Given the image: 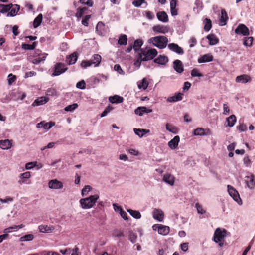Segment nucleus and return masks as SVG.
I'll return each instance as SVG.
<instances>
[{
    "label": "nucleus",
    "instance_id": "obj_31",
    "mask_svg": "<svg viewBox=\"0 0 255 255\" xmlns=\"http://www.w3.org/2000/svg\"><path fill=\"white\" fill-rule=\"evenodd\" d=\"M124 98L118 95H114L113 96H110L109 98V101L111 103H121L123 102Z\"/></svg>",
    "mask_w": 255,
    "mask_h": 255
},
{
    "label": "nucleus",
    "instance_id": "obj_39",
    "mask_svg": "<svg viewBox=\"0 0 255 255\" xmlns=\"http://www.w3.org/2000/svg\"><path fill=\"white\" fill-rule=\"evenodd\" d=\"M15 5L17 8H12L11 7V9L9 11V12L7 14V17H9V16L13 17L17 14L18 11L20 9V6L18 5Z\"/></svg>",
    "mask_w": 255,
    "mask_h": 255
},
{
    "label": "nucleus",
    "instance_id": "obj_57",
    "mask_svg": "<svg viewBox=\"0 0 255 255\" xmlns=\"http://www.w3.org/2000/svg\"><path fill=\"white\" fill-rule=\"evenodd\" d=\"M81 3L87 5L89 7H92L93 5V0H80Z\"/></svg>",
    "mask_w": 255,
    "mask_h": 255
},
{
    "label": "nucleus",
    "instance_id": "obj_49",
    "mask_svg": "<svg viewBox=\"0 0 255 255\" xmlns=\"http://www.w3.org/2000/svg\"><path fill=\"white\" fill-rule=\"evenodd\" d=\"M251 81V78L248 75L243 74L240 75V82L246 83Z\"/></svg>",
    "mask_w": 255,
    "mask_h": 255
},
{
    "label": "nucleus",
    "instance_id": "obj_27",
    "mask_svg": "<svg viewBox=\"0 0 255 255\" xmlns=\"http://www.w3.org/2000/svg\"><path fill=\"white\" fill-rule=\"evenodd\" d=\"M236 122V118L235 115H232L229 117L227 118L225 123V126L226 127H233Z\"/></svg>",
    "mask_w": 255,
    "mask_h": 255
},
{
    "label": "nucleus",
    "instance_id": "obj_12",
    "mask_svg": "<svg viewBox=\"0 0 255 255\" xmlns=\"http://www.w3.org/2000/svg\"><path fill=\"white\" fill-rule=\"evenodd\" d=\"M153 218L159 221L162 222L164 219V213L163 211L158 209H154L152 212Z\"/></svg>",
    "mask_w": 255,
    "mask_h": 255
},
{
    "label": "nucleus",
    "instance_id": "obj_45",
    "mask_svg": "<svg viewBox=\"0 0 255 255\" xmlns=\"http://www.w3.org/2000/svg\"><path fill=\"white\" fill-rule=\"evenodd\" d=\"M253 41V37H245L243 39V44L247 47H251Z\"/></svg>",
    "mask_w": 255,
    "mask_h": 255
},
{
    "label": "nucleus",
    "instance_id": "obj_50",
    "mask_svg": "<svg viewBox=\"0 0 255 255\" xmlns=\"http://www.w3.org/2000/svg\"><path fill=\"white\" fill-rule=\"evenodd\" d=\"M104 28V24L102 22H99L96 27V30L99 35H102L103 33L102 30Z\"/></svg>",
    "mask_w": 255,
    "mask_h": 255
},
{
    "label": "nucleus",
    "instance_id": "obj_4",
    "mask_svg": "<svg viewBox=\"0 0 255 255\" xmlns=\"http://www.w3.org/2000/svg\"><path fill=\"white\" fill-rule=\"evenodd\" d=\"M139 54L141 55L143 61H147L153 59L157 54L156 49L154 48H146L143 50H141Z\"/></svg>",
    "mask_w": 255,
    "mask_h": 255
},
{
    "label": "nucleus",
    "instance_id": "obj_42",
    "mask_svg": "<svg viewBox=\"0 0 255 255\" xmlns=\"http://www.w3.org/2000/svg\"><path fill=\"white\" fill-rule=\"evenodd\" d=\"M127 211L130 214L131 216L135 219H138L141 218V216L140 213L138 211L129 209L127 210Z\"/></svg>",
    "mask_w": 255,
    "mask_h": 255
},
{
    "label": "nucleus",
    "instance_id": "obj_64",
    "mask_svg": "<svg viewBox=\"0 0 255 255\" xmlns=\"http://www.w3.org/2000/svg\"><path fill=\"white\" fill-rule=\"evenodd\" d=\"M90 17H91L90 15H86L82 20V24L85 26H88V21L89 20V19L90 18Z\"/></svg>",
    "mask_w": 255,
    "mask_h": 255
},
{
    "label": "nucleus",
    "instance_id": "obj_34",
    "mask_svg": "<svg viewBox=\"0 0 255 255\" xmlns=\"http://www.w3.org/2000/svg\"><path fill=\"white\" fill-rule=\"evenodd\" d=\"M149 83L145 78H143L141 81L137 82V86L139 89L146 90L148 87Z\"/></svg>",
    "mask_w": 255,
    "mask_h": 255
},
{
    "label": "nucleus",
    "instance_id": "obj_2",
    "mask_svg": "<svg viewBox=\"0 0 255 255\" xmlns=\"http://www.w3.org/2000/svg\"><path fill=\"white\" fill-rule=\"evenodd\" d=\"M148 42L160 49L165 48L168 42V38L164 36H157L149 38Z\"/></svg>",
    "mask_w": 255,
    "mask_h": 255
},
{
    "label": "nucleus",
    "instance_id": "obj_18",
    "mask_svg": "<svg viewBox=\"0 0 255 255\" xmlns=\"http://www.w3.org/2000/svg\"><path fill=\"white\" fill-rule=\"evenodd\" d=\"M173 68L178 73H181L184 71V67L182 62L178 59L173 62Z\"/></svg>",
    "mask_w": 255,
    "mask_h": 255
},
{
    "label": "nucleus",
    "instance_id": "obj_46",
    "mask_svg": "<svg viewBox=\"0 0 255 255\" xmlns=\"http://www.w3.org/2000/svg\"><path fill=\"white\" fill-rule=\"evenodd\" d=\"M78 105L77 103H74V104L68 105L67 106L65 107L64 108V110L66 112H72L75 109H76L78 108Z\"/></svg>",
    "mask_w": 255,
    "mask_h": 255
},
{
    "label": "nucleus",
    "instance_id": "obj_23",
    "mask_svg": "<svg viewBox=\"0 0 255 255\" xmlns=\"http://www.w3.org/2000/svg\"><path fill=\"white\" fill-rule=\"evenodd\" d=\"M156 16L159 21L164 23L168 21V16L165 11L158 12L156 14Z\"/></svg>",
    "mask_w": 255,
    "mask_h": 255
},
{
    "label": "nucleus",
    "instance_id": "obj_19",
    "mask_svg": "<svg viewBox=\"0 0 255 255\" xmlns=\"http://www.w3.org/2000/svg\"><path fill=\"white\" fill-rule=\"evenodd\" d=\"M31 177V173L29 171L25 172L19 175V178L21 179L18 182L20 184H30V182H27V179L30 178Z\"/></svg>",
    "mask_w": 255,
    "mask_h": 255
},
{
    "label": "nucleus",
    "instance_id": "obj_28",
    "mask_svg": "<svg viewBox=\"0 0 255 255\" xmlns=\"http://www.w3.org/2000/svg\"><path fill=\"white\" fill-rule=\"evenodd\" d=\"M183 95L181 93H175L174 96L169 97L167 99V101L168 102H175L181 101L182 99Z\"/></svg>",
    "mask_w": 255,
    "mask_h": 255
},
{
    "label": "nucleus",
    "instance_id": "obj_25",
    "mask_svg": "<svg viewBox=\"0 0 255 255\" xmlns=\"http://www.w3.org/2000/svg\"><path fill=\"white\" fill-rule=\"evenodd\" d=\"M228 19V17L227 16V13L226 12L225 10L222 9L221 14L219 19V25L220 26L225 25L226 24V22Z\"/></svg>",
    "mask_w": 255,
    "mask_h": 255
},
{
    "label": "nucleus",
    "instance_id": "obj_21",
    "mask_svg": "<svg viewBox=\"0 0 255 255\" xmlns=\"http://www.w3.org/2000/svg\"><path fill=\"white\" fill-rule=\"evenodd\" d=\"M179 141L180 137L177 135L168 142V145L171 149H175L178 147Z\"/></svg>",
    "mask_w": 255,
    "mask_h": 255
},
{
    "label": "nucleus",
    "instance_id": "obj_51",
    "mask_svg": "<svg viewBox=\"0 0 255 255\" xmlns=\"http://www.w3.org/2000/svg\"><path fill=\"white\" fill-rule=\"evenodd\" d=\"M144 3H146V5H147L145 0H134L132 2V4L136 7H139Z\"/></svg>",
    "mask_w": 255,
    "mask_h": 255
},
{
    "label": "nucleus",
    "instance_id": "obj_5",
    "mask_svg": "<svg viewBox=\"0 0 255 255\" xmlns=\"http://www.w3.org/2000/svg\"><path fill=\"white\" fill-rule=\"evenodd\" d=\"M227 231L221 228H218L216 229L213 236V241L215 242L224 240V238L227 236Z\"/></svg>",
    "mask_w": 255,
    "mask_h": 255
},
{
    "label": "nucleus",
    "instance_id": "obj_56",
    "mask_svg": "<svg viewBox=\"0 0 255 255\" xmlns=\"http://www.w3.org/2000/svg\"><path fill=\"white\" fill-rule=\"evenodd\" d=\"M16 79V77L12 74H9L8 76V83L9 85H11Z\"/></svg>",
    "mask_w": 255,
    "mask_h": 255
},
{
    "label": "nucleus",
    "instance_id": "obj_58",
    "mask_svg": "<svg viewBox=\"0 0 255 255\" xmlns=\"http://www.w3.org/2000/svg\"><path fill=\"white\" fill-rule=\"evenodd\" d=\"M114 70L117 71L119 74L121 75H124L125 72L122 69L121 66L119 64H116L114 66Z\"/></svg>",
    "mask_w": 255,
    "mask_h": 255
},
{
    "label": "nucleus",
    "instance_id": "obj_26",
    "mask_svg": "<svg viewBox=\"0 0 255 255\" xmlns=\"http://www.w3.org/2000/svg\"><path fill=\"white\" fill-rule=\"evenodd\" d=\"M154 62L160 65H165L168 62V58L166 56L160 55L154 60Z\"/></svg>",
    "mask_w": 255,
    "mask_h": 255
},
{
    "label": "nucleus",
    "instance_id": "obj_1",
    "mask_svg": "<svg viewBox=\"0 0 255 255\" xmlns=\"http://www.w3.org/2000/svg\"><path fill=\"white\" fill-rule=\"evenodd\" d=\"M99 198V195L96 194L88 197L81 199L79 201L80 206L84 209L91 208L94 206Z\"/></svg>",
    "mask_w": 255,
    "mask_h": 255
},
{
    "label": "nucleus",
    "instance_id": "obj_30",
    "mask_svg": "<svg viewBox=\"0 0 255 255\" xmlns=\"http://www.w3.org/2000/svg\"><path fill=\"white\" fill-rule=\"evenodd\" d=\"M37 54L39 56V57L35 58L32 60V63L34 64H38L40 62L45 61L46 57L48 55V54L45 53H43L41 55H40L39 53H37Z\"/></svg>",
    "mask_w": 255,
    "mask_h": 255
},
{
    "label": "nucleus",
    "instance_id": "obj_29",
    "mask_svg": "<svg viewBox=\"0 0 255 255\" xmlns=\"http://www.w3.org/2000/svg\"><path fill=\"white\" fill-rule=\"evenodd\" d=\"M206 38L208 40L210 45H215L218 43L219 41L216 36L213 34L208 35Z\"/></svg>",
    "mask_w": 255,
    "mask_h": 255
},
{
    "label": "nucleus",
    "instance_id": "obj_61",
    "mask_svg": "<svg viewBox=\"0 0 255 255\" xmlns=\"http://www.w3.org/2000/svg\"><path fill=\"white\" fill-rule=\"evenodd\" d=\"M243 163L246 167H251L252 161L248 156H246L243 159Z\"/></svg>",
    "mask_w": 255,
    "mask_h": 255
},
{
    "label": "nucleus",
    "instance_id": "obj_36",
    "mask_svg": "<svg viewBox=\"0 0 255 255\" xmlns=\"http://www.w3.org/2000/svg\"><path fill=\"white\" fill-rule=\"evenodd\" d=\"M165 128L167 130H168L169 132H170L174 134H177L178 132V129L177 128H176L175 126H173V125L167 123L165 125Z\"/></svg>",
    "mask_w": 255,
    "mask_h": 255
},
{
    "label": "nucleus",
    "instance_id": "obj_47",
    "mask_svg": "<svg viewBox=\"0 0 255 255\" xmlns=\"http://www.w3.org/2000/svg\"><path fill=\"white\" fill-rule=\"evenodd\" d=\"M143 15L149 20H152L155 17L154 13L150 11H144Z\"/></svg>",
    "mask_w": 255,
    "mask_h": 255
},
{
    "label": "nucleus",
    "instance_id": "obj_20",
    "mask_svg": "<svg viewBox=\"0 0 255 255\" xmlns=\"http://www.w3.org/2000/svg\"><path fill=\"white\" fill-rule=\"evenodd\" d=\"M152 111V109H147L146 107H139L134 110V113L137 115L142 116L144 113H149Z\"/></svg>",
    "mask_w": 255,
    "mask_h": 255
},
{
    "label": "nucleus",
    "instance_id": "obj_48",
    "mask_svg": "<svg viewBox=\"0 0 255 255\" xmlns=\"http://www.w3.org/2000/svg\"><path fill=\"white\" fill-rule=\"evenodd\" d=\"M92 187L89 185H86L82 190L81 195L82 196L88 195L89 192L91 190Z\"/></svg>",
    "mask_w": 255,
    "mask_h": 255
},
{
    "label": "nucleus",
    "instance_id": "obj_24",
    "mask_svg": "<svg viewBox=\"0 0 255 255\" xmlns=\"http://www.w3.org/2000/svg\"><path fill=\"white\" fill-rule=\"evenodd\" d=\"M143 42L141 39H137L136 40L133 44V49L135 51V52H138V54L139 52H141V50H143L144 49H141V47L143 45Z\"/></svg>",
    "mask_w": 255,
    "mask_h": 255
},
{
    "label": "nucleus",
    "instance_id": "obj_44",
    "mask_svg": "<svg viewBox=\"0 0 255 255\" xmlns=\"http://www.w3.org/2000/svg\"><path fill=\"white\" fill-rule=\"evenodd\" d=\"M204 29L205 31H209L211 27H212V24H211V21L210 19L206 18L204 21Z\"/></svg>",
    "mask_w": 255,
    "mask_h": 255
},
{
    "label": "nucleus",
    "instance_id": "obj_52",
    "mask_svg": "<svg viewBox=\"0 0 255 255\" xmlns=\"http://www.w3.org/2000/svg\"><path fill=\"white\" fill-rule=\"evenodd\" d=\"M34 236L32 234H27L20 238V241H30L33 239Z\"/></svg>",
    "mask_w": 255,
    "mask_h": 255
},
{
    "label": "nucleus",
    "instance_id": "obj_9",
    "mask_svg": "<svg viewBox=\"0 0 255 255\" xmlns=\"http://www.w3.org/2000/svg\"><path fill=\"white\" fill-rule=\"evenodd\" d=\"M245 182L247 186L250 188H253L255 186V177L254 175L250 173L248 174V175L245 177Z\"/></svg>",
    "mask_w": 255,
    "mask_h": 255
},
{
    "label": "nucleus",
    "instance_id": "obj_43",
    "mask_svg": "<svg viewBox=\"0 0 255 255\" xmlns=\"http://www.w3.org/2000/svg\"><path fill=\"white\" fill-rule=\"evenodd\" d=\"M36 44V42H33L31 44L23 43L21 47L22 49L25 50H33L35 48Z\"/></svg>",
    "mask_w": 255,
    "mask_h": 255
},
{
    "label": "nucleus",
    "instance_id": "obj_22",
    "mask_svg": "<svg viewBox=\"0 0 255 255\" xmlns=\"http://www.w3.org/2000/svg\"><path fill=\"white\" fill-rule=\"evenodd\" d=\"M78 59V53L74 52L67 57L66 61L69 65H72L76 63Z\"/></svg>",
    "mask_w": 255,
    "mask_h": 255
},
{
    "label": "nucleus",
    "instance_id": "obj_15",
    "mask_svg": "<svg viewBox=\"0 0 255 255\" xmlns=\"http://www.w3.org/2000/svg\"><path fill=\"white\" fill-rule=\"evenodd\" d=\"M175 178L170 173H166L163 175V181L166 184L173 186L175 183Z\"/></svg>",
    "mask_w": 255,
    "mask_h": 255
},
{
    "label": "nucleus",
    "instance_id": "obj_54",
    "mask_svg": "<svg viewBox=\"0 0 255 255\" xmlns=\"http://www.w3.org/2000/svg\"><path fill=\"white\" fill-rule=\"evenodd\" d=\"M55 125V123L52 122H50L48 123H45L43 121V128L45 129H49L51 128Z\"/></svg>",
    "mask_w": 255,
    "mask_h": 255
},
{
    "label": "nucleus",
    "instance_id": "obj_35",
    "mask_svg": "<svg viewBox=\"0 0 255 255\" xmlns=\"http://www.w3.org/2000/svg\"><path fill=\"white\" fill-rule=\"evenodd\" d=\"M12 4H0V12L2 13H5L11 9V7H12Z\"/></svg>",
    "mask_w": 255,
    "mask_h": 255
},
{
    "label": "nucleus",
    "instance_id": "obj_59",
    "mask_svg": "<svg viewBox=\"0 0 255 255\" xmlns=\"http://www.w3.org/2000/svg\"><path fill=\"white\" fill-rule=\"evenodd\" d=\"M191 75L192 77H202L203 75L201 73H199L198 70L194 68L191 72Z\"/></svg>",
    "mask_w": 255,
    "mask_h": 255
},
{
    "label": "nucleus",
    "instance_id": "obj_17",
    "mask_svg": "<svg viewBox=\"0 0 255 255\" xmlns=\"http://www.w3.org/2000/svg\"><path fill=\"white\" fill-rule=\"evenodd\" d=\"M154 32L158 33L165 34L169 31V28L167 26L157 25L153 27Z\"/></svg>",
    "mask_w": 255,
    "mask_h": 255
},
{
    "label": "nucleus",
    "instance_id": "obj_40",
    "mask_svg": "<svg viewBox=\"0 0 255 255\" xmlns=\"http://www.w3.org/2000/svg\"><path fill=\"white\" fill-rule=\"evenodd\" d=\"M240 34L244 36H248L250 34L248 28L244 24H240Z\"/></svg>",
    "mask_w": 255,
    "mask_h": 255
},
{
    "label": "nucleus",
    "instance_id": "obj_37",
    "mask_svg": "<svg viewBox=\"0 0 255 255\" xmlns=\"http://www.w3.org/2000/svg\"><path fill=\"white\" fill-rule=\"evenodd\" d=\"M43 18V15L41 13L39 14L34 20L33 25L34 28H37L41 23Z\"/></svg>",
    "mask_w": 255,
    "mask_h": 255
},
{
    "label": "nucleus",
    "instance_id": "obj_13",
    "mask_svg": "<svg viewBox=\"0 0 255 255\" xmlns=\"http://www.w3.org/2000/svg\"><path fill=\"white\" fill-rule=\"evenodd\" d=\"M168 47L171 51L175 52L178 54L182 55L184 54L183 49L177 44H169L168 45Z\"/></svg>",
    "mask_w": 255,
    "mask_h": 255
},
{
    "label": "nucleus",
    "instance_id": "obj_38",
    "mask_svg": "<svg viewBox=\"0 0 255 255\" xmlns=\"http://www.w3.org/2000/svg\"><path fill=\"white\" fill-rule=\"evenodd\" d=\"M128 38L125 34H121L119 37L118 43L120 45H126L127 44Z\"/></svg>",
    "mask_w": 255,
    "mask_h": 255
},
{
    "label": "nucleus",
    "instance_id": "obj_32",
    "mask_svg": "<svg viewBox=\"0 0 255 255\" xmlns=\"http://www.w3.org/2000/svg\"><path fill=\"white\" fill-rule=\"evenodd\" d=\"M11 144L8 139L0 140V148L3 150H7L10 148Z\"/></svg>",
    "mask_w": 255,
    "mask_h": 255
},
{
    "label": "nucleus",
    "instance_id": "obj_41",
    "mask_svg": "<svg viewBox=\"0 0 255 255\" xmlns=\"http://www.w3.org/2000/svg\"><path fill=\"white\" fill-rule=\"evenodd\" d=\"M22 227H23L22 225H21L20 226L19 225H18V226L14 225L13 226H11L5 229L4 230L3 232L4 233H6L8 234V233H10L12 231H17L19 229L22 228Z\"/></svg>",
    "mask_w": 255,
    "mask_h": 255
},
{
    "label": "nucleus",
    "instance_id": "obj_14",
    "mask_svg": "<svg viewBox=\"0 0 255 255\" xmlns=\"http://www.w3.org/2000/svg\"><path fill=\"white\" fill-rule=\"evenodd\" d=\"M39 232L43 233H51L55 229L53 226L47 225H40L38 226Z\"/></svg>",
    "mask_w": 255,
    "mask_h": 255
},
{
    "label": "nucleus",
    "instance_id": "obj_63",
    "mask_svg": "<svg viewBox=\"0 0 255 255\" xmlns=\"http://www.w3.org/2000/svg\"><path fill=\"white\" fill-rule=\"evenodd\" d=\"M36 162H31L27 163L25 165V168L27 170H30L36 166Z\"/></svg>",
    "mask_w": 255,
    "mask_h": 255
},
{
    "label": "nucleus",
    "instance_id": "obj_60",
    "mask_svg": "<svg viewBox=\"0 0 255 255\" xmlns=\"http://www.w3.org/2000/svg\"><path fill=\"white\" fill-rule=\"evenodd\" d=\"M13 201L12 197L7 196L4 199L0 198V202L2 203H7L9 202H12Z\"/></svg>",
    "mask_w": 255,
    "mask_h": 255
},
{
    "label": "nucleus",
    "instance_id": "obj_33",
    "mask_svg": "<svg viewBox=\"0 0 255 255\" xmlns=\"http://www.w3.org/2000/svg\"><path fill=\"white\" fill-rule=\"evenodd\" d=\"M47 102H48V99L46 97H41L36 99L33 102L32 105L33 106L42 105L46 103Z\"/></svg>",
    "mask_w": 255,
    "mask_h": 255
},
{
    "label": "nucleus",
    "instance_id": "obj_11",
    "mask_svg": "<svg viewBox=\"0 0 255 255\" xmlns=\"http://www.w3.org/2000/svg\"><path fill=\"white\" fill-rule=\"evenodd\" d=\"M227 188L230 196L238 203H239V194L238 191L230 185H228Z\"/></svg>",
    "mask_w": 255,
    "mask_h": 255
},
{
    "label": "nucleus",
    "instance_id": "obj_55",
    "mask_svg": "<svg viewBox=\"0 0 255 255\" xmlns=\"http://www.w3.org/2000/svg\"><path fill=\"white\" fill-rule=\"evenodd\" d=\"M137 235L135 233L131 232L129 234V240L132 243H134L136 241Z\"/></svg>",
    "mask_w": 255,
    "mask_h": 255
},
{
    "label": "nucleus",
    "instance_id": "obj_3",
    "mask_svg": "<svg viewBox=\"0 0 255 255\" xmlns=\"http://www.w3.org/2000/svg\"><path fill=\"white\" fill-rule=\"evenodd\" d=\"M101 59L102 57L100 55L95 54L92 56L91 60L82 61L80 66L83 69H86L93 65L95 67H98L101 62Z\"/></svg>",
    "mask_w": 255,
    "mask_h": 255
},
{
    "label": "nucleus",
    "instance_id": "obj_16",
    "mask_svg": "<svg viewBox=\"0 0 255 255\" xmlns=\"http://www.w3.org/2000/svg\"><path fill=\"white\" fill-rule=\"evenodd\" d=\"M213 60V56L211 53H208L201 56L198 59V62L199 63H206L211 62Z\"/></svg>",
    "mask_w": 255,
    "mask_h": 255
},
{
    "label": "nucleus",
    "instance_id": "obj_8",
    "mask_svg": "<svg viewBox=\"0 0 255 255\" xmlns=\"http://www.w3.org/2000/svg\"><path fill=\"white\" fill-rule=\"evenodd\" d=\"M48 187L52 189L59 190L63 188V184L62 182L55 179L49 181Z\"/></svg>",
    "mask_w": 255,
    "mask_h": 255
},
{
    "label": "nucleus",
    "instance_id": "obj_53",
    "mask_svg": "<svg viewBox=\"0 0 255 255\" xmlns=\"http://www.w3.org/2000/svg\"><path fill=\"white\" fill-rule=\"evenodd\" d=\"M195 208L197 209V213L199 214L203 215L206 213V211L203 208L202 205L198 203H196Z\"/></svg>",
    "mask_w": 255,
    "mask_h": 255
},
{
    "label": "nucleus",
    "instance_id": "obj_6",
    "mask_svg": "<svg viewBox=\"0 0 255 255\" xmlns=\"http://www.w3.org/2000/svg\"><path fill=\"white\" fill-rule=\"evenodd\" d=\"M68 68L66 67L64 63L59 62L57 63L54 65V72L52 73V76H57L64 73Z\"/></svg>",
    "mask_w": 255,
    "mask_h": 255
},
{
    "label": "nucleus",
    "instance_id": "obj_7",
    "mask_svg": "<svg viewBox=\"0 0 255 255\" xmlns=\"http://www.w3.org/2000/svg\"><path fill=\"white\" fill-rule=\"evenodd\" d=\"M152 229L154 231H157L159 234L164 236L167 235L170 231L168 226L159 224L153 225Z\"/></svg>",
    "mask_w": 255,
    "mask_h": 255
},
{
    "label": "nucleus",
    "instance_id": "obj_10",
    "mask_svg": "<svg viewBox=\"0 0 255 255\" xmlns=\"http://www.w3.org/2000/svg\"><path fill=\"white\" fill-rule=\"evenodd\" d=\"M193 134L195 136H205L211 135V132L209 129H204L201 128H198L193 131Z\"/></svg>",
    "mask_w": 255,
    "mask_h": 255
},
{
    "label": "nucleus",
    "instance_id": "obj_62",
    "mask_svg": "<svg viewBox=\"0 0 255 255\" xmlns=\"http://www.w3.org/2000/svg\"><path fill=\"white\" fill-rule=\"evenodd\" d=\"M86 83L84 80H81L76 84V87L80 89H84L85 88Z\"/></svg>",
    "mask_w": 255,
    "mask_h": 255
}]
</instances>
